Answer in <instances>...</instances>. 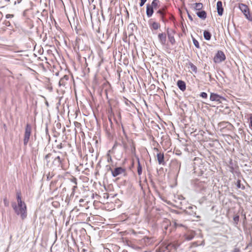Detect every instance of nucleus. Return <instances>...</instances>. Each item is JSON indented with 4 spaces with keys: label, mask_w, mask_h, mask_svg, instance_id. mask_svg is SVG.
Instances as JSON below:
<instances>
[{
    "label": "nucleus",
    "mask_w": 252,
    "mask_h": 252,
    "mask_svg": "<svg viewBox=\"0 0 252 252\" xmlns=\"http://www.w3.org/2000/svg\"><path fill=\"white\" fill-rule=\"evenodd\" d=\"M167 34L169 42L172 45H174L176 42L174 38L175 31L172 30H169V29L168 28L167 29Z\"/></svg>",
    "instance_id": "nucleus-8"
},
{
    "label": "nucleus",
    "mask_w": 252,
    "mask_h": 252,
    "mask_svg": "<svg viewBox=\"0 0 252 252\" xmlns=\"http://www.w3.org/2000/svg\"><path fill=\"white\" fill-rule=\"evenodd\" d=\"M192 41H193V44L194 45V46L197 48L199 49L200 48V45H199L198 41L196 39H195L194 38H193Z\"/></svg>",
    "instance_id": "nucleus-28"
},
{
    "label": "nucleus",
    "mask_w": 252,
    "mask_h": 252,
    "mask_svg": "<svg viewBox=\"0 0 252 252\" xmlns=\"http://www.w3.org/2000/svg\"><path fill=\"white\" fill-rule=\"evenodd\" d=\"M52 175H50V174L49 173L47 175V178L48 180H50L52 178Z\"/></svg>",
    "instance_id": "nucleus-39"
},
{
    "label": "nucleus",
    "mask_w": 252,
    "mask_h": 252,
    "mask_svg": "<svg viewBox=\"0 0 252 252\" xmlns=\"http://www.w3.org/2000/svg\"><path fill=\"white\" fill-rule=\"evenodd\" d=\"M191 6L195 10L199 11L200 10L202 9L203 7V4L200 2L194 3L191 4Z\"/></svg>",
    "instance_id": "nucleus-19"
},
{
    "label": "nucleus",
    "mask_w": 252,
    "mask_h": 252,
    "mask_svg": "<svg viewBox=\"0 0 252 252\" xmlns=\"http://www.w3.org/2000/svg\"><path fill=\"white\" fill-rule=\"evenodd\" d=\"M69 76L65 75L60 80L59 84L60 86H65L68 80Z\"/></svg>",
    "instance_id": "nucleus-16"
},
{
    "label": "nucleus",
    "mask_w": 252,
    "mask_h": 252,
    "mask_svg": "<svg viewBox=\"0 0 252 252\" xmlns=\"http://www.w3.org/2000/svg\"><path fill=\"white\" fill-rule=\"evenodd\" d=\"M159 3V1L158 0H153L151 5L150 6L155 9H157L158 8V4Z\"/></svg>",
    "instance_id": "nucleus-21"
},
{
    "label": "nucleus",
    "mask_w": 252,
    "mask_h": 252,
    "mask_svg": "<svg viewBox=\"0 0 252 252\" xmlns=\"http://www.w3.org/2000/svg\"><path fill=\"white\" fill-rule=\"evenodd\" d=\"M16 198L17 204L15 202L12 203V207L15 213L20 216L22 220L25 219L27 216V206L26 203L22 200L20 191L17 192Z\"/></svg>",
    "instance_id": "nucleus-1"
},
{
    "label": "nucleus",
    "mask_w": 252,
    "mask_h": 252,
    "mask_svg": "<svg viewBox=\"0 0 252 252\" xmlns=\"http://www.w3.org/2000/svg\"><path fill=\"white\" fill-rule=\"evenodd\" d=\"M69 180L74 185H77V179L75 177H72L71 178H70Z\"/></svg>",
    "instance_id": "nucleus-29"
},
{
    "label": "nucleus",
    "mask_w": 252,
    "mask_h": 252,
    "mask_svg": "<svg viewBox=\"0 0 252 252\" xmlns=\"http://www.w3.org/2000/svg\"><path fill=\"white\" fill-rule=\"evenodd\" d=\"M13 17H14V15L13 14H6L5 16V17L7 19L13 18Z\"/></svg>",
    "instance_id": "nucleus-34"
},
{
    "label": "nucleus",
    "mask_w": 252,
    "mask_h": 252,
    "mask_svg": "<svg viewBox=\"0 0 252 252\" xmlns=\"http://www.w3.org/2000/svg\"><path fill=\"white\" fill-rule=\"evenodd\" d=\"M52 159H53V161H52V168L55 169L56 168H61L62 169H63V165L64 161L63 158H61L59 156L53 157L52 155Z\"/></svg>",
    "instance_id": "nucleus-2"
},
{
    "label": "nucleus",
    "mask_w": 252,
    "mask_h": 252,
    "mask_svg": "<svg viewBox=\"0 0 252 252\" xmlns=\"http://www.w3.org/2000/svg\"><path fill=\"white\" fill-rule=\"evenodd\" d=\"M174 225L176 227H178V226H183L182 224L178 223L176 221L174 222Z\"/></svg>",
    "instance_id": "nucleus-36"
},
{
    "label": "nucleus",
    "mask_w": 252,
    "mask_h": 252,
    "mask_svg": "<svg viewBox=\"0 0 252 252\" xmlns=\"http://www.w3.org/2000/svg\"><path fill=\"white\" fill-rule=\"evenodd\" d=\"M158 37L159 42L162 45H164L166 41V34L163 32L159 33Z\"/></svg>",
    "instance_id": "nucleus-9"
},
{
    "label": "nucleus",
    "mask_w": 252,
    "mask_h": 252,
    "mask_svg": "<svg viewBox=\"0 0 252 252\" xmlns=\"http://www.w3.org/2000/svg\"><path fill=\"white\" fill-rule=\"evenodd\" d=\"M165 7H163L161 9H159L156 13L160 15V19L163 22H165L166 21V19L165 18Z\"/></svg>",
    "instance_id": "nucleus-10"
},
{
    "label": "nucleus",
    "mask_w": 252,
    "mask_h": 252,
    "mask_svg": "<svg viewBox=\"0 0 252 252\" xmlns=\"http://www.w3.org/2000/svg\"><path fill=\"white\" fill-rule=\"evenodd\" d=\"M177 86L178 88L182 91H184L186 89V83L184 81L182 80H178L177 81Z\"/></svg>",
    "instance_id": "nucleus-17"
},
{
    "label": "nucleus",
    "mask_w": 252,
    "mask_h": 252,
    "mask_svg": "<svg viewBox=\"0 0 252 252\" xmlns=\"http://www.w3.org/2000/svg\"><path fill=\"white\" fill-rule=\"evenodd\" d=\"M154 13V9L150 6V5L148 4L147 5L146 8V14L148 17H151Z\"/></svg>",
    "instance_id": "nucleus-18"
},
{
    "label": "nucleus",
    "mask_w": 252,
    "mask_h": 252,
    "mask_svg": "<svg viewBox=\"0 0 252 252\" xmlns=\"http://www.w3.org/2000/svg\"><path fill=\"white\" fill-rule=\"evenodd\" d=\"M5 25L6 26H10V23L9 21H5Z\"/></svg>",
    "instance_id": "nucleus-42"
},
{
    "label": "nucleus",
    "mask_w": 252,
    "mask_h": 252,
    "mask_svg": "<svg viewBox=\"0 0 252 252\" xmlns=\"http://www.w3.org/2000/svg\"><path fill=\"white\" fill-rule=\"evenodd\" d=\"M197 246H198V245L197 244V243L196 242H193V243H192L191 247H197Z\"/></svg>",
    "instance_id": "nucleus-41"
},
{
    "label": "nucleus",
    "mask_w": 252,
    "mask_h": 252,
    "mask_svg": "<svg viewBox=\"0 0 252 252\" xmlns=\"http://www.w3.org/2000/svg\"><path fill=\"white\" fill-rule=\"evenodd\" d=\"M157 159L159 164L164 165L165 161L164 160V154L162 153L159 152L157 153Z\"/></svg>",
    "instance_id": "nucleus-12"
},
{
    "label": "nucleus",
    "mask_w": 252,
    "mask_h": 252,
    "mask_svg": "<svg viewBox=\"0 0 252 252\" xmlns=\"http://www.w3.org/2000/svg\"><path fill=\"white\" fill-rule=\"evenodd\" d=\"M150 27L152 30H157L160 27V24L156 22H153V19H150L149 21Z\"/></svg>",
    "instance_id": "nucleus-11"
},
{
    "label": "nucleus",
    "mask_w": 252,
    "mask_h": 252,
    "mask_svg": "<svg viewBox=\"0 0 252 252\" xmlns=\"http://www.w3.org/2000/svg\"><path fill=\"white\" fill-rule=\"evenodd\" d=\"M250 125L251 127L252 128V115L250 116Z\"/></svg>",
    "instance_id": "nucleus-37"
},
{
    "label": "nucleus",
    "mask_w": 252,
    "mask_h": 252,
    "mask_svg": "<svg viewBox=\"0 0 252 252\" xmlns=\"http://www.w3.org/2000/svg\"><path fill=\"white\" fill-rule=\"evenodd\" d=\"M32 132V126L30 124H27L26 125L24 137V145L27 146L29 141L30 137Z\"/></svg>",
    "instance_id": "nucleus-3"
},
{
    "label": "nucleus",
    "mask_w": 252,
    "mask_h": 252,
    "mask_svg": "<svg viewBox=\"0 0 252 252\" xmlns=\"http://www.w3.org/2000/svg\"><path fill=\"white\" fill-rule=\"evenodd\" d=\"M239 8L240 10L242 11L243 14H246L250 11V9L249 7L243 3H240L239 4Z\"/></svg>",
    "instance_id": "nucleus-15"
},
{
    "label": "nucleus",
    "mask_w": 252,
    "mask_h": 252,
    "mask_svg": "<svg viewBox=\"0 0 252 252\" xmlns=\"http://www.w3.org/2000/svg\"><path fill=\"white\" fill-rule=\"evenodd\" d=\"M194 237V235L193 233H190L189 234H186L185 235V239L188 241H189L192 240Z\"/></svg>",
    "instance_id": "nucleus-24"
},
{
    "label": "nucleus",
    "mask_w": 252,
    "mask_h": 252,
    "mask_svg": "<svg viewBox=\"0 0 252 252\" xmlns=\"http://www.w3.org/2000/svg\"><path fill=\"white\" fill-rule=\"evenodd\" d=\"M5 1H9L10 0H5Z\"/></svg>",
    "instance_id": "nucleus-48"
},
{
    "label": "nucleus",
    "mask_w": 252,
    "mask_h": 252,
    "mask_svg": "<svg viewBox=\"0 0 252 252\" xmlns=\"http://www.w3.org/2000/svg\"><path fill=\"white\" fill-rule=\"evenodd\" d=\"M108 167V170L111 171L112 176L114 177H117V176L125 172V169L122 167H116L113 170L110 166H107Z\"/></svg>",
    "instance_id": "nucleus-4"
},
{
    "label": "nucleus",
    "mask_w": 252,
    "mask_h": 252,
    "mask_svg": "<svg viewBox=\"0 0 252 252\" xmlns=\"http://www.w3.org/2000/svg\"><path fill=\"white\" fill-rule=\"evenodd\" d=\"M232 252H240V251L239 250V249L237 248H235Z\"/></svg>",
    "instance_id": "nucleus-38"
},
{
    "label": "nucleus",
    "mask_w": 252,
    "mask_h": 252,
    "mask_svg": "<svg viewBox=\"0 0 252 252\" xmlns=\"http://www.w3.org/2000/svg\"><path fill=\"white\" fill-rule=\"evenodd\" d=\"M200 96L202 98H207L208 95L206 93L202 92L200 94Z\"/></svg>",
    "instance_id": "nucleus-32"
},
{
    "label": "nucleus",
    "mask_w": 252,
    "mask_h": 252,
    "mask_svg": "<svg viewBox=\"0 0 252 252\" xmlns=\"http://www.w3.org/2000/svg\"><path fill=\"white\" fill-rule=\"evenodd\" d=\"M225 60V56L221 51H219L214 58V61L216 63H220Z\"/></svg>",
    "instance_id": "nucleus-5"
},
{
    "label": "nucleus",
    "mask_w": 252,
    "mask_h": 252,
    "mask_svg": "<svg viewBox=\"0 0 252 252\" xmlns=\"http://www.w3.org/2000/svg\"><path fill=\"white\" fill-rule=\"evenodd\" d=\"M196 15L199 18L203 20L205 19L207 17L206 12L204 10L198 11L197 12H196Z\"/></svg>",
    "instance_id": "nucleus-20"
},
{
    "label": "nucleus",
    "mask_w": 252,
    "mask_h": 252,
    "mask_svg": "<svg viewBox=\"0 0 252 252\" xmlns=\"http://www.w3.org/2000/svg\"><path fill=\"white\" fill-rule=\"evenodd\" d=\"M107 161L108 162L112 161V158H111V156H110L109 155H108V159H107Z\"/></svg>",
    "instance_id": "nucleus-44"
},
{
    "label": "nucleus",
    "mask_w": 252,
    "mask_h": 252,
    "mask_svg": "<svg viewBox=\"0 0 252 252\" xmlns=\"http://www.w3.org/2000/svg\"><path fill=\"white\" fill-rule=\"evenodd\" d=\"M77 188V185H74L73 187H72V193L74 194V192H75L76 189Z\"/></svg>",
    "instance_id": "nucleus-35"
},
{
    "label": "nucleus",
    "mask_w": 252,
    "mask_h": 252,
    "mask_svg": "<svg viewBox=\"0 0 252 252\" xmlns=\"http://www.w3.org/2000/svg\"><path fill=\"white\" fill-rule=\"evenodd\" d=\"M196 189L202 193L206 191L208 187L207 183L204 182L198 181L195 183Z\"/></svg>",
    "instance_id": "nucleus-6"
},
{
    "label": "nucleus",
    "mask_w": 252,
    "mask_h": 252,
    "mask_svg": "<svg viewBox=\"0 0 252 252\" xmlns=\"http://www.w3.org/2000/svg\"><path fill=\"white\" fill-rule=\"evenodd\" d=\"M239 220V216L237 215L233 217V220L236 224H237Z\"/></svg>",
    "instance_id": "nucleus-30"
},
{
    "label": "nucleus",
    "mask_w": 252,
    "mask_h": 252,
    "mask_svg": "<svg viewBox=\"0 0 252 252\" xmlns=\"http://www.w3.org/2000/svg\"><path fill=\"white\" fill-rule=\"evenodd\" d=\"M203 36H204V38L206 40H209L211 39L212 35L209 31H204L203 32Z\"/></svg>",
    "instance_id": "nucleus-22"
},
{
    "label": "nucleus",
    "mask_w": 252,
    "mask_h": 252,
    "mask_svg": "<svg viewBox=\"0 0 252 252\" xmlns=\"http://www.w3.org/2000/svg\"><path fill=\"white\" fill-rule=\"evenodd\" d=\"M57 148H58V149H62V144H60V145H57Z\"/></svg>",
    "instance_id": "nucleus-45"
},
{
    "label": "nucleus",
    "mask_w": 252,
    "mask_h": 252,
    "mask_svg": "<svg viewBox=\"0 0 252 252\" xmlns=\"http://www.w3.org/2000/svg\"><path fill=\"white\" fill-rule=\"evenodd\" d=\"M122 144H123L124 148L126 149L127 147L126 143L124 141H122Z\"/></svg>",
    "instance_id": "nucleus-40"
},
{
    "label": "nucleus",
    "mask_w": 252,
    "mask_h": 252,
    "mask_svg": "<svg viewBox=\"0 0 252 252\" xmlns=\"http://www.w3.org/2000/svg\"><path fill=\"white\" fill-rule=\"evenodd\" d=\"M150 238L147 237H144L142 240V243H144L146 245L149 244L150 243Z\"/></svg>",
    "instance_id": "nucleus-27"
},
{
    "label": "nucleus",
    "mask_w": 252,
    "mask_h": 252,
    "mask_svg": "<svg viewBox=\"0 0 252 252\" xmlns=\"http://www.w3.org/2000/svg\"><path fill=\"white\" fill-rule=\"evenodd\" d=\"M147 0H140V2L139 3V5L140 7L142 6L146 2Z\"/></svg>",
    "instance_id": "nucleus-33"
},
{
    "label": "nucleus",
    "mask_w": 252,
    "mask_h": 252,
    "mask_svg": "<svg viewBox=\"0 0 252 252\" xmlns=\"http://www.w3.org/2000/svg\"><path fill=\"white\" fill-rule=\"evenodd\" d=\"M188 17L189 18V19L191 21H193V18L192 17H191V16L188 13Z\"/></svg>",
    "instance_id": "nucleus-43"
},
{
    "label": "nucleus",
    "mask_w": 252,
    "mask_h": 252,
    "mask_svg": "<svg viewBox=\"0 0 252 252\" xmlns=\"http://www.w3.org/2000/svg\"><path fill=\"white\" fill-rule=\"evenodd\" d=\"M154 150L157 151V152H158V148H154Z\"/></svg>",
    "instance_id": "nucleus-46"
},
{
    "label": "nucleus",
    "mask_w": 252,
    "mask_h": 252,
    "mask_svg": "<svg viewBox=\"0 0 252 252\" xmlns=\"http://www.w3.org/2000/svg\"><path fill=\"white\" fill-rule=\"evenodd\" d=\"M52 154L49 153V154H47L44 157V159L46 162V165L48 167H49V168L52 167V162H51L50 160V158L52 159Z\"/></svg>",
    "instance_id": "nucleus-13"
},
{
    "label": "nucleus",
    "mask_w": 252,
    "mask_h": 252,
    "mask_svg": "<svg viewBox=\"0 0 252 252\" xmlns=\"http://www.w3.org/2000/svg\"><path fill=\"white\" fill-rule=\"evenodd\" d=\"M217 8L218 15L220 16H221L223 14V8L222 7V3L221 1H218L217 2Z\"/></svg>",
    "instance_id": "nucleus-14"
},
{
    "label": "nucleus",
    "mask_w": 252,
    "mask_h": 252,
    "mask_svg": "<svg viewBox=\"0 0 252 252\" xmlns=\"http://www.w3.org/2000/svg\"><path fill=\"white\" fill-rule=\"evenodd\" d=\"M3 127L4 128L5 130H6V126L5 124H4Z\"/></svg>",
    "instance_id": "nucleus-47"
},
{
    "label": "nucleus",
    "mask_w": 252,
    "mask_h": 252,
    "mask_svg": "<svg viewBox=\"0 0 252 252\" xmlns=\"http://www.w3.org/2000/svg\"><path fill=\"white\" fill-rule=\"evenodd\" d=\"M189 64L192 71H193L195 73H196L197 71L196 66L191 62H189Z\"/></svg>",
    "instance_id": "nucleus-26"
},
{
    "label": "nucleus",
    "mask_w": 252,
    "mask_h": 252,
    "mask_svg": "<svg viewBox=\"0 0 252 252\" xmlns=\"http://www.w3.org/2000/svg\"><path fill=\"white\" fill-rule=\"evenodd\" d=\"M244 15L248 20L250 22H252V15L250 14V11Z\"/></svg>",
    "instance_id": "nucleus-25"
},
{
    "label": "nucleus",
    "mask_w": 252,
    "mask_h": 252,
    "mask_svg": "<svg viewBox=\"0 0 252 252\" xmlns=\"http://www.w3.org/2000/svg\"><path fill=\"white\" fill-rule=\"evenodd\" d=\"M4 205L5 207H8L9 206V201L7 199V198H4L3 199Z\"/></svg>",
    "instance_id": "nucleus-31"
},
{
    "label": "nucleus",
    "mask_w": 252,
    "mask_h": 252,
    "mask_svg": "<svg viewBox=\"0 0 252 252\" xmlns=\"http://www.w3.org/2000/svg\"><path fill=\"white\" fill-rule=\"evenodd\" d=\"M210 99L213 101H216L218 103H220L222 100H225L223 97L213 93L210 94Z\"/></svg>",
    "instance_id": "nucleus-7"
},
{
    "label": "nucleus",
    "mask_w": 252,
    "mask_h": 252,
    "mask_svg": "<svg viewBox=\"0 0 252 252\" xmlns=\"http://www.w3.org/2000/svg\"><path fill=\"white\" fill-rule=\"evenodd\" d=\"M137 159H138L137 173H138V175H141L142 174V168L140 164L139 158H138Z\"/></svg>",
    "instance_id": "nucleus-23"
}]
</instances>
